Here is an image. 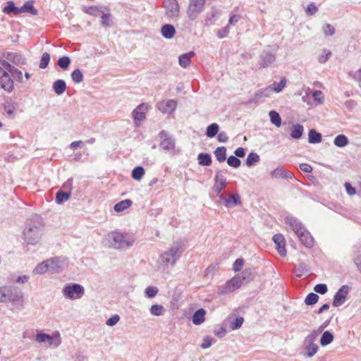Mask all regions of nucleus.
Here are the masks:
<instances>
[{
	"label": "nucleus",
	"instance_id": "obj_13",
	"mask_svg": "<svg viewBox=\"0 0 361 361\" xmlns=\"http://www.w3.org/2000/svg\"><path fill=\"white\" fill-rule=\"evenodd\" d=\"M148 110L149 105L145 103L140 104L133 110V117L137 126L146 118V113Z\"/></svg>",
	"mask_w": 361,
	"mask_h": 361
},
{
	"label": "nucleus",
	"instance_id": "obj_48",
	"mask_svg": "<svg viewBox=\"0 0 361 361\" xmlns=\"http://www.w3.org/2000/svg\"><path fill=\"white\" fill-rule=\"evenodd\" d=\"M144 174L145 170L142 166H137L132 171V177L136 180H141Z\"/></svg>",
	"mask_w": 361,
	"mask_h": 361
},
{
	"label": "nucleus",
	"instance_id": "obj_32",
	"mask_svg": "<svg viewBox=\"0 0 361 361\" xmlns=\"http://www.w3.org/2000/svg\"><path fill=\"white\" fill-rule=\"evenodd\" d=\"M322 135L315 130L311 129L308 133V141L310 143L317 144L322 142Z\"/></svg>",
	"mask_w": 361,
	"mask_h": 361
},
{
	"label": "nucleus",
	"instance_id": "obj_15",
	"mask_svg": "<svg viewBox=\"0 0 361 361\" xmlns=\"http://www.w3.org/2000/svg\"><path fill=\"white\" fill-rule=\"evenodd\" d=\"M177 106V102L175 99L162 100L157 103V109L163 114H171Z\"/></svg>",
	"mask_w": 361,
	"mask_h": 361
},
{
	"label": "nucleus",
	"instance_id": "obj_3",
	"mask_svg": "<svg viewBox=\"0 0 361 361\" xmlns=\"http://www.w3.org/2000/svg\"><path fill=\"white\" fill-rule=\"evenodd\" d=\"M183 252L181 242L175 241L159 258V263L164 267H173Z\"/></svg>",
	"mask_w": 361,
	"mask_h": 361
},
{
	"label": "nucleus",
	"instance_id": "obj_44",
	"mask_svg": "<svg viewBox=\"0 0 361 361\" xmlns=\"http://www.w3.org/2000/svg\"><path fill=\"white\" fill-rule=\"evenodd\" d=\"M259 161V156L255 152H251L248 154L246 159V164L247 166L250 167L255 165L256 163Z\"/></svg>",
	"mask_w": 361,
	"mask_h": 361
},
{
	"label": "nucleus",
	"instance_id": "obj_7",
	"mask_svg": "<svg viewBox=\"0 0 361 361\" xmlns=\"http://www.w3.org/2000/svg\"><path fill=\"white\" fill-rule=\"evenodd\" d=\"M5 63H9L6 61L1 63L0 66V85L7 92H11L13 90V81L11 78L8 68H6Z\"/></svg>",
	"mask_w": 361,
	"mask_h": 361
},
{
	"label": "nucleus",
	"instance_id": "obj_6",
	"mask_svg": "<svg viewBox=\"0 0 361 361\" xmlns=\"http://www.w3.org/2000/svg\"><path fill=\"white\" fill-rule=\"evenodd\" d=\"M62 293L67 299L78 300L85 295V288L79 283L66 284L62 289Z\"/></svg>",
	"mask_w": 361,
	"mask_h": 361
},
{
	"label": "nucleus",
	"instance_id": "obj_37",
	"mask_svg": "<svg viewBox=\"0 0 361 361\" xmlns=\"http://www.w3.org/2000/svg\"><path fill=\"white\" fill-rule=\"evenodd\" d=\"M304 131L303 126L300 124H295L291 129L290 136L294 139H299L302 137Z\"/></svg>",
	"mask_w": 361,
	"mask_h": 361
},
{
	"label": "nucleus",
	"instance_id": "obj_4",
	"mask_svg": "<svg viewBox=\"0 0 361 361\" xmlns=\"http://www.w3.org/2000/svg\"><path fill=\"white\" fill-rule=\"evenodd\" d=\"M107 239L111 243V247L116 249L131 247L135 240L133 233L118 231H113L109 233Z\"/></svg>",
	"mask_w": 361,
	"mask_h": 361
},
{
	"label": "nucleus",
	"instance_id": "obj_64",
	"mask_svg": "<svg viewBox=\"0 0 361 361\" xmlns=\"http://www.w3.org/2000/svg\"><path fill=\"white\" fill-rule=\"evenodd\" d=\"M314 290L318 293L323 295L327 292L328 288L326 284L319 283L314 287Z\"/></svg>",
	"mask_w": 361,
	"mask_h": 361
},
{
	"label": "nucleus",
	"instance_id": "obj_8",
	"mask_svg": "<svg viewBox=\"0 0 361 361\" xmlns=\"http://www.w3.org/2000/svg\"><path fill=\"white\" fill-rule=\"evenodd\" d=\"M318 335L312 331L304 340V348L305 350V355L307 357H313L318 351L319 347L315 343Z\"/></svg>",
	"mask_w": 361,
	"mask_h": 361
},
{
	"label": "nucleus",
	"instance_id": "obj_21",
	"mask_svg": "<svg viewBox=\"0 0 361 361\" xmlns=\"http://www.w3.org/2000/svg\"><path fill=\"white\" fill-rule=\"evenodd\" d=\"M195 55L194 51H189L188 53L181 54L178 58L179 65L186 68H188L191 63V59Z\"/></svg>",
	"mask_w": 361,
	"mask_h": 361
},
{
	"label": "nucleus",
	"instance_id": "obj_59",
	"mask_svg": "<svg viewBox=\"0 0 361 361\" xmlns=\"http://www.w3.org/2000/svg\"><path fill=\"white\" fill-rule=\"evenodd\" d=\"M312 97L318 104H322L324 102L323 93L319 90L314 91L312 93Z\"/></svg>",
	"mask_w": 361,
	"mask_h": 361
},
{
	"label": "nucleus",
	"instance_id": "obj_56",
	"mask_svg": "<svg viewBox=\"0 0 361 361\" xmlns=\"http://www.w3.org/2000/svg\"><path fill=\"white\" fill-rule=\"evenodd\" d=\"M50 61V55L49 54L45 52L42 54L41 60L39 62V68L42 69H44L47 67L49 65V63Z\"/></svg>",
	"mask_w": 361,
	"mask_h": 361
},
{
	"label": "nucleus",
	"instance_id": "obj_52",
	"mask_svg": "<svg viewBox=\"0 0 361 361\" xmlns=\"http://www.w3.org/2000/svg\"><path fill=\"white\" fill-rule=\"evenodd\" d=\"M331 56V51H329L326 49H324L322 50V53L318 57V61L320 63H325Z\"/></svg>",
	"mask_w": 361,
	"mask_h": 361
},
{
	"label": "nucleus",
	"instance_id": "obj_31",
	"mask_svg": "<svg viewBox=\"0 0 361 361\" xmlns=\"http://www.w3.org/2000/svg\"><path fill=\"white\" fill-rule=\"evenodd\" d=\"M273 92V89L271 86H268L265 88L259 90L255 94L254 99L255 100H258L262 97H269L271 94Z\"/></svg>",
	"mask_w": 361,
	"mask_h": 361
},
{
	"label": "nucleus",
	"instance_id": "obj_22",
	"mask_svg": "<svg viewBox=\"0 0 361 361\" xmlns=\"http://www.w3.org/2000/svg\"><path fill=\"white\" fill-rule=\"evenodd\" d=\"M240 277L242 284L247 283L255 277V272L252 269H246L243 272L237 274Z\"/></svg>",
	"mask_w": 361,
	"mask_h": 361
},
{
	"label": "nucleus",
	"instance_id": "obj_43",
	"mask_svg": "<svg viewBox=\"0 0 361 361\" xmlns=\"http://www.w3.org/2000/svg\"><path fill=\"white\" fill-rule=\"evenodd\" d=\"M150 313L153 316H161L165 312V309L161 305H152L149 309Z\"/></svg>",
	"mask_w": 361,
	"mask_h": 361
},
{
	"label": "nucleus",
	"instance_id": "obj_57",
	"mask_svg": "<svg viewBox=\"0 0 361 361\" xmlns=\"http://www.w3.org/2000/svg\"><path fill=\"white\" fill-rule=\"evenodd\" d=\"M227 164L230 166L238 168L240 166L241 161L235 156L231 155L227 159Z\"/></svg>",
	"mask_w": 361,
	"mask_h": 361
},
{
	"label": "nucleus",
	"instance_id": "obj_14",
	"mask_svg": "<svg viewBox=\"0 0 361 361\" xmlns=\"http://www.w3.org/2000/svg\"><path fill=\"white\" fill-rule=\"evenodd\" d=\"M226 185V178L222 171H217L214 177V183L212 187L213 191L219 195Z\"/></svg>",
	"mask_w": 361,
	"mask_h": 361
},
{
	"label": "nucleus",
	"instance_id": "obj_26",
	"mask_svg": "<svg viewBox=\"0 0 361 361\" xmlns=\"http://www.w3.org/2000/svg\"><path fill=\"white\" fill-rule=\"evenodd\" d=\"M28 13L33 16H37L38 12L33 6V1H29L25 2L21 7H20V13Z\"/></svg>",
	"mask_w": 361,
	"mask_h": 361
},
{
	"label": "nucleus",
	"instance_id": "obj_60",
	"mask_svg": "<svg viewBox=\"0 0 361 361\" xmlns=\"http://www.w3.org/2000/svg\"><path fill=\"white\" fill-rule=\"evenodd\" d=\"M243 322L244 319L241 317L235 318V320L231 324V329L232 330H235L240 328L243 324Z\"/></svg>",
	"mask_w": 361,
	"mask_h": 361
},
{
	"label": "nucleus",
	"instance_id": "obj_63",
	"mask_svg": "<svg viewBox=\"0 0 361 361\" xmlns=\"http://www.w3.org/2000/svg\"><path fill=\"white\" fill-rule=\"evenodd\" d=\"M318 11V8L314 3H310L307 5L305 13L307 16H313Z\"/></svg>",
	"mask_w": 361,
	"mask_h": 361
},
{
	"label": "nucleus",
	"instance_id": "obj_2",
	"mask_svg": "<svg viewBox=\"0 0 361 361\" xmlns=\"http://www.w3.org/2000/svg\"><path fill=\"white\" fill-rule=\"evenodd\" d=\"M285 223L290 227L301 243L306 247H312L314 245V239L310 233L298 219L294 216H288L286 217Z\"/></svg>",
	"mask_w": 361,
	"mask_h": 361
},
{
	"label": "nucleus",
	"instance_id": "obj_33",
	"mask_svg": "<svg viewBox=\"0 0 361 361\" xmlns=\"http://www.w3.org/2000/svg\"><path fill=\"white\" fill-rule=\"evenodd\" d=\"M48 263L49 262H47V260H44L42 262L38 264L37 265V267L34 269L33 272L35 274H39V275L45 274L46 272H49Z\"/></svg>",
	"mask_w": 361,
	"mask_h": 361
},
{
	"label": "nucleus",
	"instance_id": "obj_25",
	"mask_svg": "<svg viewBox=\"0 0 361 361\" xmlns=\"http://www.w3.org/2000/svg\"><path fill=\"white\" fill-rule=\"evenodd\" d=\"M205 314L206 311L204 309L200 308L197 310L192 316V323L195 325H200L202 324L205 321Z\"/></svg>",
	"mask_w": 361,
	"mask_h": 361
},
{
	"label": "nucleus",
	"instance_id": "obj_9",
	"mask_svg": "<svg viewBox=\"0 0 361 361\" xmlns=\"http://www.w3.org/2000/svg\"><path fill=\"white\" fill-rule=\"evenodd\" d=\"M240 277L235 275L232 279L226 281L222 286L218 287V293L221 295H227L239 289L242 286Z\"/></svg>",
	"mask_w": 361,
	"mask_h": 361
},
{
	"label": "nucleus",
	"instance_id": "obj_17",
	"mask_svg": "<svg viewBox=\"0 0 361 361\" xmlns=\"http://www.w3.org/2000/svg\"><path fill=\"white\" fill-rule=\"evenodd\" d=\"M273 241L276 244V248L279 252V254L284 257L287 254V251L286 249V240L284 236L282 234H275L273 236Z\"/></svg>",
	"mask_w": 361,
	"mask_h": 361
},
{
	"label": "nucleus",
	"instance_id": "obj_45",
	"mask_svg": "<svg viewBox=\"0 0 361 361\" xmlns=\"http://www.w3.org/2000/svg\"><path fill=\"white\" fill-rule=\"evenodd\" d=\"M219 125L216 123H212L207 128L206 135L209 137H213L218 134Z\"/></svg>",
	"mask_w": 361,
	"mask_h": 361
},
{
	"label": "nucleus",
	"instance_id": "obj_62",
	"mask_svg": "<svg viewBox=\"0 0 361 361\" xmlns=\"http://www.w3.org/2000/svg\"><path fill=\"white\" fill-rule=\"evenodd\" d=\"M245 264L244 259L242 258L237 259L233 264V270L235 272L240 271Z\"/></svg>",
	"mask_w": 361,
	"mask_h": 361
},
{
	"label": "nucleus",
	"instance_id": "obj_5",
	"mask_svg": "<svg viewBox=\"0 0 361 361\" xmlns=\"http://www.w3.org/2000/svg\"><path fill=\"white\" fill-rule=\"evenodd\" d=\"M35 341L39 343H44L49 348H57L61 343V338L59 331H55L52 335L43 332H37Z\"/></svg>",
	"mask_w": 361,
	"mask_h": 361
},
{
	"label": "nucleus",
	"instance_id": "obj_49",
	"mask_svg": "<svg viewBox=\"0 0 361 361\" xmlns=\"http://www.w3.org/2000/svg\"><path fill=\"white\" fill-rule=\"evenodd\" d=\"M286 85V80L285 78H283L279 82H274L272 85L273 92H281Z\"/></svg>",
	"mask_w": 361,
	"mask_h": 361
},
{
	"label": "nucleus",
	"instance_id": "obj_10",
	"mask_svg": "<svg viewBox=\"0 0 361 361\" xmlns=\"http://www.w3.org/2000/svg\"><path fill=\"white\" fill-rule=\"evenodd\" d=\"M206 0H190L187 15L190 20H195L202 12Z\"/></svg>",
	"mask_w": 361,
	"mask_h": 361
},
{
	"label": "nucleus",
	"instance_id": "obj_30",
	"mask_svg": "<svg viewBox=\"0 0 361 361\" xmlns=\"http://www.w3.org/2000/svg\"><path fill=\"white\" fill-rule=\"evenodd\" d=\"M334 338V334L329 331L322 333L320 338V344L322 346H326L333 342Z\"/></svg>",
	"mask_w": 361,
	"mask_h": 361
},
{
	"label": "nucleus",
	"instance_id": "obj_24",
	"mask_svg": "<svg viewBox=\"0 0 361 361\" xmlns=\"http://www.w3.org/2000/svg\"><path fill=\"white\" fill-rule=\"evenodd\" d=\"M4 109L7 116L14 118L15 112L17 109V104L13 101H6L4 104Z\"/></svg>",
	"mask_w": 361,
	"mask_h": 361
},
{
	"label": "nucleus",
	"instance_id": "obj_47",
	"mask_svg": "<svg viewBox=\"0 0 361 361\" xmlns=\"http://www.w3.org/2000/svg\"><path fill=\"white\" fill-rule=\"evenodd\" d=\"M271 122L275 125L276 127H280L281 125V118L279 114L275 111H271L269 114Z\"/></svg>",
	"mask_w": 361,
	"mask_h": 361
},
{
	"label": "nucleus",
	"instance_id": "obj_40",
	"mask_svg": "<svg viewBox=\"0 0 361 361\" xmlns=\"http://www.w3.org/2000/svg\"><path fill=\"white\" fill-rule=\"evenodd\" d=\"M198 163L200 165L208 166L212 164L211 156L207 153H200L197 157Z\"/></svg>",
	"mask_w": 361,
	"mask_h": 361
},
{
	"label": "nucleus",
	"instance_id": "obj_23",
	"mask_svg": "<svg viewBox=\"0 0 361 361\" xmlns=\"http://www.w3.org/2000/svg\"><path fill=\"white\" fill-rule=\"evenodd\" d=\"M221 200L224 201L225 206L227 207H233L240 204V196L237 192L231 195L227 199L221 197Z\"/></svg>",
	"mask_w": 361,
	"mask_h": 361
},
{
	"label": "nucleus",
	"instance_id": "obj_20",
	"mask_svg": "<svg viewBox=\"0 0 361 361\" xmlns=\"http://www.w3.org/2000/svg\"><path fill=\"white\" fill-rule=\"evenodd\" d=\"M160 32L164 38L170 39L175 36L176 29L173 25L165 24L161 27Z\"/></svg>",
	"mask_w": 361,
	"mask_h": 361
},
{
	"label": "nucleus",
	"instance_id": "obj_58",
	"mask_svg": "<svg viewBox=\"0 0 361 361\" xmlns=\"http://www.w3.org/2000/svg\"><path fill=\"white\" fill-rule=\"evenodd\" d=\"M111 15L110 13H104V12H103V13H102V16H101L102 25L105 27H110L111 26Z\"/></svg>",
	"mask_w": 361,
	"mask_h": 361
},
{
	"label": "nucleus",
	"instance_id": "obj_29",
	"mask_svg": "<svg viewBox=\"0 0 361 361\" xmlns=\"http://www.w3.org/2000/svg\"><path fill=\"white\" fill-rule=\"evenodd\" d=\"M53 89L56 94H62L66 90L65 81L61 79L56 80L53 84Z\"/></svg>",
	"mask_w": 361,
	"mask_h": 361
},
{
	"label": "nucleus",
	"instance_id": "obj_28",
	"mask_svg": "<svg viewBox=\"0 0 361 361\" xmlns=\"http://www.w3.org/2000/svg\"><path fill=\"white\" fill-rule=\"evenodd\" d=\"M3 12L8 15L13 14L17 16L20 14V7L16 6L13 1H9L7 2V5L4 7Z\"/></svg>",
	"mask_w": 361,
	"mask_h": 361
},
{
	"label": "nucleus",
	"instance_id": "obj_54",
	"mask_svg": "<svg viewBox=\"0 0 361 361\" xmlns=\"http://www.w3.org/2000/svg\"><path fill=\"white\" fill-rule=\"evenodd\" d=\"M318 300L319 296L316 293H310L307 295L305 300V302L307 305H312L315 304L318 301Z\"/></svg>",
	"mask_w": 361,
	"mask_h": 361
},
{
	"label": "nucleus",
	"instance_id": "obj_51",
	"mask_svg": "<svg viewBox=\"0 0 361 361\" xmlns=\"http://www.w3.org/2000/svg\"><path fill=\"white\" fill-rule=\"evenodd\" d=\"M71 78L75 83H80L83 80V74L79 69L74 70L71 73Z\"/></svg>",
	"mask_w": 361,
	"mask_h": 361
},
{
	"label": "nucleus",
	"instance_id": "obj_18",
	"mask_svg": "<svg viewBox=\"0 0 361 361\" xmlns=\"http://www.w3.org/2000/svg\"><path fill=\"white\" fill-rule=\"evenodd\" d=\"M8 302L22 305L23 302V296L22 292L16 288L11 287Z\"/></svg>",
	"mask_w": 361,
	"mask_h": 361
},
{
	"label": "nucleus",
	"instance_id": "obj_19",
	"mask_svg": "<svg viewBox=\"0 0 361 361\" xmlns=\"http://www.w3.org/2000/svg\"><path fill=\"white\" fill-rule=\"evenodd\" d=\"M271 176L272 178H288L291 179L293 174L291 172L283 168H277L271 171Z\"/></svg>",
	"mask_w": 361,
	"mask_h": 361
},
{
	"label": "nucleus",
	"instance_id": "obj_1",
	"mask_svg": "<svg viewBox=\"0 0 361 361\" xmlns=\"http://www.w3.org/2000/svg\"><path fill=\"white\" fill-rule=\"evenodd\" d=\"M44 231V225L42 217L35 216L30 218L23 230L24 240L30 245H35L41 240Z\"/></svg>",
	"mask_w": 361,
	"mask_h": 361
},
{
	"label": "nucleus",
	"instance_id": "obj_46",
	"mask_svg": "<svg viewBox=\"0 0 361 361\" xmlns=\"http://www.w3.org/2000/svg\"><path fill=\"white\" fill-rule=\"evenodd\" d=\"M71 196V193L68 192L59 191L56 195V202L58 204H61L67 201Z\"/></svg>",
	"mask_w": 361,
	"mask_h": 361
},
{
	"label": "nucleus",
	"instance_id": "obj_16",
	"mask_svg": "<svg viewBox=\"0 0 361 361\" xmlns=\"http://www.w3.org/2000/svg\"><path fill=\"white\" fill-rule=\"evenodd\" d=\"M348 292L349 287L347 285L342 286L334 295L333 305L334 307H339L343 305L346 300Z\"/></svg>",
	"mask_w": 361,
	"mask_h": 361
},
{
	"label": "nucleus",
	"instance_id": "obj_34",
	"mask_svg": "<svg viewBox=\"0 0 361 361\" xmlns=\"http://www.w3.org/2000/svg\"><path fill=\"white\" fill-rule=\"evenodd\" d=\"M6 68H8L10 75L15 79L21 81L23 79V74L20 71L14 66H11L10 63H5Z\"/></svg>",
	"mask_w": 361,
	"mask_h": 361
},
{
	"label": "nucleus",
	"instance_id": "obj_53",
	"mask_svg": "<svg viewBox=\"0 0 361 361\" xmlns=\"http://www.w3.org/2000/svg\"><path fill=\"white\" fill-rule=\"evenodd\" d=\"M11 287L0 288V302H8V294Z\"/></svg>",
	"mask_w": 361,
	"mask_h": 361
},
{
	"label": "nucleus",
	"instance_id": "obj_11",
	"mask_svg": "<svg viewBox=\"0 0 361 361\" xmlns=\"http://www.w3.org/2000/svg\"><path fill=\"white\" fill-rule=\"evenodd\" d=\"M49 262V272L51 274L59 273L68 264L66 258L63 257H55L47 259Z\"/></svg>",
	"mask_w": 361,
	"mask_h": 361
},
{
	"label": "nucleus",
	"instance_id": "obj_12",
	"mask_svg": "<svg viewBox=\"0 0 361 361\" xmlns=\"http://www.w3.org/2000/svg\"><path fill=\"white\" fill-rule=\"evenodd\" d=\"M164 7L169 18L173 19L178 16L180 8L177 0H164Z\"/></svg>",
	"mask_w": 361,
	"mask_h": 361
},
{
	"label": "nucleus",
	"instance_id": "obj_50",
	"mask_svg": "<svg viewBox=\"0 0 361 361\" xmlns=\"http://www.w3.org/2000/svg\"><path fill=\"white\" fill-rule=\"evenodd\" d=\"M159 292V289L156 286H149L145 288V294L148 298H154Z\"/></svg>",
	"mask_w": 361,
	"mask_h": 361
},
{
	"label": "nucleus",
	"instance_id": "obj_41",
	"mask_svg": "<svg viewBox=\"0 0 361 361\" xmlns=\"http://www.w3.org/2000/svg\"><path fill=\"white\" fill-rule=\"evenodd\" d=\"M160 146L164 150H171L175 148V140L172 137H166L164 139Z\"/></svg>",
	"mask_w": 361,
	"mask_h": 361
},
{
	"label": "nucleus",
	"instance_id": "obj_55",
	"mask_svg": "<svg viewBox=\"0 0 361 361\" xmlns=\"http://www.w3.org/2000/svg\"><path fill=\"white\" fill-rule=\"evenodd\" d=\"M71 63V59L68 56H63L59 59L57 64L58 66L63 68L67 69Z\"/></svg>",
	"mask_w": 361,
	"mask_h": 361
},
{
	"label": "nucleus",
	"instance_id": "obj_61",
	"mask_svg": "<svg viewBox=\"0 0 361 361\" xmlns=\"http://www.w3.org/2000/svg\"><path fill=\"white\" fill-rule=\"evenodd\" d=\"M323 32L325 36H332L335 33V28L329 23H326L323 27Z\"/></svg>",
	"mask_w": 361,
	"mask_h": 361
},
{
	"label": "nucleus",
	"instance_id": "obj_27",
	"mask_svg": "<svg viewBox=\"0 0 361 361\" xmlns=\"http://www.w3.org/2000/svg\"><path fill=\"white\" fill-rule=\"evenodd\" d=\"M275 56L270 53L266 52L262 56V63L260 64L261 68H266L271 65L275 61Z\"/></svg>",
	"mask_w": 361,
	"mask_h": 361
},
{
	"label": "nucleus",
	"instance_id": "obj_35",
	"mask_svg": "<svg viewBox=\"0 0 361 361\" xmlns=\"http://www.w3.org/2000/svg\"><path fill=\"white\" fill-rule=\"evenodd\" d=\"M133 202L130 200H124L114 205V210L117 212H121L132 205Z\"/></svg>",
	"mask_w": 361,
	"mask_h": 361
},
{
	"label": "nucleus",
	"instance_id": "obj_42",
	"mask_svg": "<svg viewBox=\"0 0 361 361\" xmlns=\"http://www.w3.org/2000/svg\"><path fill=\"white\" fill-rule=\"evenodd\" d=\"M334 144L336 147H343L348 144V139L344 135H338L334 138Z\"/></svg>",
	"mask_w": 361,
	"mask_h": 361
},
{
	"label": "nucleus",
	"instance_id": "obj_36",
	"mask_svg": "<svg viewBox=\"0 0 361 361\" xmlns=\"http://www.w3.org/2000/svg\"><path fill=\"white\" fill-rule=\"evenodd\" d=\"M107 8L106 7H104V6H90L89 7L86 12L87 13L91 15V16H99V15H102V13H103V12H104L105 11H107Z\"/></svg>",
	"mask_w": 361,
	"mask_h": 361
},
{
	"label": "nucleus",
	"instance_id": "obj_39",
	"mask_svg": "<svg viewBox=\"0 0 361 361\" xmlns=\"http://www.w3.org/2000/svg\"><path fill=\"white\" fill-rule=\"evenodd\" d=\"M308 272V266L305 263H300L295 267L294 273L298 277H301Z\"/></svg>",
	"mask_w": 361,
	"mask_h": 361
},
{
	"label": "nucleus",
	"instance_id": "obj_38",
	"mask_svg": "<svg viewBox=\"0 0 361 361\" xmlns=\"http://www.w3.org/2000/svg\"><path fill=\"white\" fill-rule=\"evenodd\" d=\"M214 154L217 161L223 162L226 159V148L225 147H219L215 149Z\"/></svg>",
	"mask_w": 361,
	"mask_h": 361
}]
</instances>
